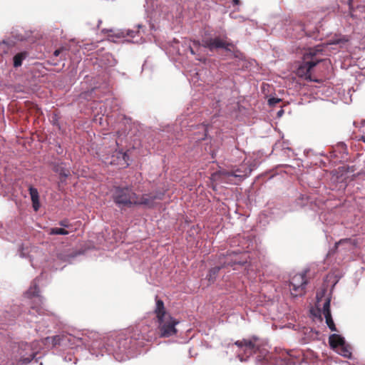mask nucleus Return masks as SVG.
I'll use <instances>...</instances> for the list:
<instances>
[{
    "label": "nucleus",
    "instance_id": "b1692460",
    "mask_svg": "<svg viewBox=\"0 0 365 365\" xmlns=\"http://www.w3.org/2000/svg\"><path fill=\"white\" fill-rule=\"evenodd\" d=\"M28 56L27 52L22 51L17 53L13 57V66L14 68H19L22 65L23 61Z\"/></svg>",
    "mask_w": 365,
    "mask_h": 365
},
{
    "label": "nucleus",
    "instance_id": "09e8293b",
    "mask_svg": "<svg viewBox=\"0 0 365 365\" xmlns=\"http://www.w3.org/2000/svg\"><path fill=\"white\" fill-rule=\"evenodd\" d=\"M320 155H324L323 153H319Z\"/></svg>",
    "mask_w": 365,
    "mask_h": 365
},
{
    "label": "nucleus",
    "instance_id": "79ce46f5",
    "mask_svg": "<svg viewBox=\"0 0 365 365\" xmlns=\"http://www.w3.org/2000/svg\"><path fill=\"white\" fill-rule=\"evenodd\" d=\"M284 365H295V362L293 360L289 359L288 361L284 364Z\"/></svg>",
    "mask_w": 365,
    "mask_h": 365
},
{
    "label": "nucleus",
    "instance_id": "9b49d317",
    "mask_svg": "<svg viewBox=\"0 0 365 365\" xmlns=\"http://www.w3.org/2000/svg\"><path fill=\"white\" fill-rule=\"evenodd\" d=\"M308 208L314 211L316 210L317 204L308 196L300 194L299 196L296 199L294 205L289 210H280L278 207H274L271 208V214L274 215L276 219L282 218L286 212L294 211L300 208Z\"/></svg>",
    "mask_w": 365,
    "mask_h": 365
},
{
    "label": "nucleus",
    "instance_id": "a211bd4d",
    "mask_svg": "<svg viewBox=\"0 0 365 365\" xmlns=\"http://www.w3.org/2000/svg\"><path fill=\"white\" fill-rule=\"evenodd\" d=\"M154 312L156 315L158 320H161L170 315L165 310L163 301L158 298V296L155 297V307L154 309Z\"/></svg>",
    "mask_w": 365,
    "mask_h": 365
},
{
    "label": "nucleus",
    "instance_id": "aec40b11",
    "mask_svg": "<svg viewBox=\"0 0 365 365\" xmlns=\"http://www.w3.org/2000/svg\"><path fill=\"white\" fill-rule=\"evenodd\" d=\"M29 191L32 202L33 209L34 210V211H38L40 208L38 191L36 187L33 186H30L29 187Z\"/></svg>",
    "mask_w": 365,
    "mask_h": 365
},
{
    "label": "nucleus",
    "instance_id": "6ab92c4d",
    "mask_svg": "<svg viewBox=\"0 0 365 365\" xmlns=\"http://www.w3.org/2000/svg\"><path fill=\"white\" fill-rule=\"evenodd\" d=\"M53 170L58 174L61 178H63L61 181L65 180L71 175L69 169L63 163H54Z\"/></svg>",
    "mask_w": 365,
    "mask_h": 365
},
{
    "label": "nucleus",
    "instance_id": "f257e3e1",
    "mask_svg": "<svg viewBox=\"0 0 365 365\" xmlns=\"http://www.w3.org/2000/svg\"><path fill=\"white\" fill-rule=\"evenodd\" d=\"M90 338V343L86 344L91 354L96 356L105 354L112 355L118 361H123L137 356L140 349L146 346L150 341L144 336L134 334L129 336L125 334H112L101 338L94 334Z\"/></svg>",
    "mask_w": 365,
    "mask_h": 365
},
{
    "label": "nucleus",
    "instance_id": "412c9836",
    "mask_svg": "<svg viewBox=\"0 0 365 365\" xmlns=\"http://www.w3.org/2000/svg\"><path fill=\"white\" fill-rule=\"evenodd\" d=\"M247 263L246 259H238V255L234 252L233 256L230 255L227 258V261L224 262V267L227 266L235 267V265H244Z\"/></svg>",
    "mask_w": 365,
    "mask_h": 365
},
{
    "label": "nucleus",
    "instance_id": "dca6fc26",
    "mask_svg": "<svg viewBox=\"0 0 365 365\" xmlns=\"http://www.w3.org/2000/svg\"><path fill=\"white\" fill-rule=\"evenodd\" d=\"M136 27L138 29V31L125 29L121 31V34L123 37L129 38L127 39L128 41L133 43H140L142 42V36H140L141 31L140 29H142L144 26L142 24H138Z\"/></svg>",
    "mask_w": 365,
    "mask_h": 365
},
{
    "label": "nucleus",
    "instance_id": "37998d69",
    "mask_svg": "<svg viewBox=\"0 0 365 365\" xmlns=\"http://www.w3.org/2000/svg\"><path fill=\"white\" fill-rule=\"evenodd\" d=\"M110 57L113 58L112 56H110ZM116 64V61L114 58H112V62L110 63V66H113Z\"/></svg>",
    "mask_w": 365,
    "mask_h": 365
},
{
    "label": "nucleus",
    "instance_id": "c85d7f7f",
    "mask_svg": "<svg viewBox=\"0 0 365 365\" xmlns=\"http://www.w3.org/2000/svg\"><path fill=\"white\" fill-rule=\"evenodd\" d=\"M37 355L36 352H32L29 356H26L22 355L20 359V361L22 364L26 365L29 364L31 361L36 359Z\"/></svg>",
    "mask_w": 365,
    "mask_h": 365
},
{
    "label": "nucleus",
    "instance_id": "58836bf2",
    "mask_svg": "<svg viewBox=\"0 0 365 365\" xmlns=\"http://www.w3.org/2000/svg\"><path fill=\"white\" fill-rule=\"evenodd\" d=\"M63 50H64L63 48H61L55 50L53 52V56L56 57L60 55V53L62 52V51H63Z\"/></svg>",
    "mask_w": 365,
    "mask_h": 365
},
{
    "label": "nucleus",
    "instance_id": "423d86ee",
    "mask_svg": "<svg viewBox=\"0 0 365 365\" xmlns=\"http://www.w3.org/2000/svg\"><path fill=\"white\" fill-rule=\"evenodd\" d=\"M91 337L77 338L72 334L66 332H61L53 336H47L43 339V342L46 345H51V349L61 352L71 349L74 346H78L80 343L83 344L86 349V344L90 343Z\"/></svg>",
    "mask_w": 365,
    "mask_h": 365
},
{
    "label": "nucleus",
    "instance_id": "c03bdc74",
    "mask_svg": "<svg viewBox=\"0 0 365 365\" xmlns=\"http://www.w3.org/2000/svg\"><path fill=\"white\" fill-rule=\"evenodd\" d=\"M232 3L234 5L237 6V5H240V0H232Z\"/></svg>",
    "mask_w": 365,
    "mask_h": 365
},
{
    "label": "nucleus",
    "instance_id": "f3484780",
    "mask_svg": "<svg viewBox=\"0 0 365 365\" xmlns=\"http://www.w3.org/2000/svg\"><path fill=\"white\" fill-rule=\"evenodd\" d=\"M134 205V206H144L149 209H152L155 207V200L150 193L143 194L140 197H138V199H135Z\"/></svg>",
    "mask_w": 365,
    "mask_h": 365
},
{
    "label": "nucleus",
    "instance_id": "c9c22d12",
    "mask_svg": "<svg viewBox=\"0 0 365 365\" xmlns=\"http://www.w3.org/2000/svg\"><path fill=\"white\" fill-rule=\"evenodd\" d=\"M58 225L63 228H68L70 227V224L68 222V220L67 219H63L58 222Z\"/></svg>",
    "mask_w": 365,
    "mask_h": 365
},
{
    "label": "nucleus",
    "instance_id": "cd10ccee",
    "mask_svg": "<svg viewBox=\"0 0 365 365\" xmlns=\"http://www.w3.org/2000/svg\"><path fill=\"white\" fill-rule=\"evenodd\" d=\"M255 63L256 61L255 60H247L246 57H245V60H242L240 63H238L237 66H241L242 69H249L254 66Z\"/></svg>",
    "mask_w": 365,
    "mask_h": 365
},
{
    "label": "nucleus",
    "instance_id": "20e7f679",
    "mask_svg": "<svg viewBox=\"0 0 365 365\" xmlns=\"http://www.w3.org/2000/svg\"><path fill=\"white\" fill-rule=\"evenodd\" d=\"M237 348V357L240 361H246L251 356H255L257 362L267 361L269 351L262 345L258 337L253 336L251 339L237 340L234 344H229L227 349L234 351Z\"/></svg>",
    "mask_w": 365,
    "mask_h": 365
},
{
    "label": "nucleus",
    "instance_id": "ddd939ff",
    "mask_svg": "<svg viewBox=\"0 0 365 365\" xmlns=\"http://www.w3.org/2000/svg\"><path fill=\"white\" fill-rule=\"evenodd\" d=\"M158 331L160 337H170L177 334L176 325L178 324L179 321L173 318L170 314L166 317L158 320Z\"/></svg>",
    "mask_w": 365,
    "mask_h": 365
},
{
    "label": "nucleus",
    "instance_id": "e433bc0d",
    "mask_svg": "<svg viewBox=\"0 0 365 365\" xmlns=\"http://www.w3.org/2000/svg\"><path fill=\"white\" fill-rule=\"evenodd\" d=\"M338 148L341 149L344 153H347V148L344 143H339L337 145Z\"/></svg>",
    "mask_w": 365,
    "mask_h": 365
},
{
    "label": "nucleus",
    "instance_id": "4be33fe9",
    "mask_svg": "<svg viewBox=\"0 0 365 365\" xmlns=\"http://www.w3.org/2000/svg\"><path fill=\"white\" fill-rule=\"evenodd\" d=\"M247 263L246 259H238V255L234 252L233 256L230 255L227 258V261L224 262V267L227 266L235 267V265H244Z\"/></svg>",
    "mask_w": 365,
    "mask_h": 365
},
{
    "label": "nucleus",
    "instance_id": "72a5a7b5",
    "mask_svg": "<svg viewBox=\"0 0 365 365\" xmlns=\"http://www.w3.org/2000/svg\"><path fill=\"white\" fill-rule=\"evenodd\" d=\"M0 44H4L6 46V48H9L14 46L15 41L11 38L4 39L2 41H0Z\"/></svg>",
    "mask_w": 365,
    "mask_h": 365
},
{
    "label": "nucleus",
    "instance_id": "9d476101",
    "mask_svg": "<svg viewBox=\"0 0 365 365\" xmlns=\"http://www.w3.org/2000/svg\"><path fill=\"white\" fill-rule=\"evenodd\" d=\"M114 144L115 147L108 151L103 156L105 163L112 165H120L123 168L128 167L130 159L127 152H124L122 149L119 148L120 144L116 138L114 140Z\"/></svg>",
    "mask_w": 365,
    "mask_h": 365
},
{
    "label": "nucleus",
    "instance_id": "7ed1b4c3",
    "mask_svg": "<svg viewBox=\"0 0 365 365\" xmlns=\"http://www.w3.org/2000/svg\"><path fill=\"white\" fill-rule=\"evenodd\" d=\"M349 41V37L346 35L336 34L327 45L320 43L308 48L303 54L302 62L297 68L299 76L305 78H309L312 70L319 63L324 60L326 48L328 45H339L342 47Z\"/></svg>",
    "mask_w": 365,
    "mask_h": 365
},
{
    "label": "nucleus",
    "instance_id": "39448f33",
    "mask_svg": "<svg viewBox=\"0 0 365 365\" xmlns=\"http://www.w3.org/2000/svg\"><path fill=\"white\" fill-rule=\"evenodd\" d=\"M202 45L212 53L220 50L226 51L228 58H235L238 63L245 60V54L237 48L233 41L228 38L225 29L220 32H215L213 34H205L202 37Z\"/></svg>",
    "mask_w": 365,
    "mask_h": 365
},
{
    "label": "nucleus",
    "instance_id": "49530a36",
    "mask_svg": "<svg viewBox=\"0 0 365 365\" xmlns=\"http://www.w3.org/2000/svg\"><path fill=\"white\" fill-rule=\"evenodd\" d=\"M345 241H347V239H344V240H339V242L336 243V246H337L338 245H339L340 243L343 242H345Z\"/></svg>",
    "mask_w": 365,
    "mask_h": 365
},
{
    "label": "nucleus",
    "instance_id": "473e14b6",
    "mask_svg": "<svg viewBox=\"0 0 365 365\" xmlns=\"http://www.w3.org/2000/svg\"><path fill=\"white\" fill-rule=\"evenodd\" d=\"M150 194L151 196H153V198L155 201L156 200H161L164 197L165 192L161 190H155L154 192H151Z\"/></svg>",
    "mask_w": 365,
    "mask_h": 365
},
{
    "label": "nucleus",
    "instance_id": "de8ad7c7",
    "mask_svg": "<svg viewBox=\"0 0 365 365\" xmlns=\"http://www.w3.org/2000/svg\"><path fill=\"white\" fill-rule=\"evenodd\" d=\"M17 40L22 41L23 38H18Z\"/></svg>",
    "mask_w": 365,
    "mask_h": 365
},
{
    "label": "nucleus",
    "instance_id": "bb28decb",
    "mask_svg": "<svg viewBox=\"0 0 365 365\" xmlns=\"http://www.w3.org/2000/svg\"><path fill=\"white\" fill-rule=\"evenodd\" d=\"M48 234L51 235H67L68 232L63 227H51L48 230Z\"/></svg>",
    "mask_w": 365,
    "mask_h": 365
},
{
    "label": "nucleus",
    "instance_id": "c756f323",
    "mask_svg": "<svg viewBox=\"0 0 365 365\" xmlns=\"http://www.w3.org/2000/svg\"><path fill=\"white\" fill-rule=\"evenodd\" d=\"M340 172L341 174H348V173H354L355 172L356 167L355 165H343L339 168Z\"/></svg>",
    "mask_w": 365,
    "mask_h": 365
},
{
    "label": "nucleus",
    "instance_id": "a19ab883",
    "mask_svg": "<svg viewBox=\"0 0 365 365\" xmlns=\"http://www.w3.org/2000/svg\"><path fill=\"white\" fill-rule=\"evenodd\" d=\"M19 256H20L21 257H23V258H24V257H26V254H25V252H24V248H21V249L19 250Z\"/></svg>",
    "mask_w": 365,
    "mask_h": 365
},
{
    "label": "nucleus",
    "instance_id": "2f4dec72",
    "mask_svg": "<svg viewBox=\"0 0 365 365\" xmlns=\"http://www.w3.org/2000/svg\"><path fill=\"white\" fill-rule=\"evenodd\" d=\"M324 317L326 319V324H327L329 329L332 331H336V326H335V324L334 322L331 315L326 316Z\"/></svg>",
    "mask_w": 365,
    "mask_h": 365
},
{
    "label": "nucleus",
    "instance_id": "ea45409f",
    "mask_svg": "<svg viewBox=\"0 0 365 365\" xmlns=\"http://www.w3.org/2000/svg\"><path fill=\"white\" fill-rule=\"evenodd\" d=\"M284 111L282 108H281L280 110H279L277 113V118H281L283 114H284Z\"/></svg>",
    "mask_w": 365,
    "mask_h": 365
},
{
    "label": "nucleus",
    "instance_id": "7c9ffc66",
    "mask_svg": "<svg viewBox=\"0 0 365 365\" xmlns=\"http://www.w3.org/2000/svg\"><path fill=\"white\" fill-rule=\"evenodd\" d=\"M330 303H331V299L327 298L326 299L324 304H323V314L324 317L331 315V310H330Z\"/></svg>",
    "mask_w": 365,
    "mask_h": 365
},
{
    "label": "nucleus",
    "instance_id": "5701e85b",
    "mask_svg": "<svg viewBox=\"0 0 365 365\" xmlns=\"http://www.w3.org/2000/svg\"><path fill=\"white\" fill-rule=\"evenodd\" d=\"M224 268L223 264L221 266H215L209 269L208 273L206 276V279L209 282V284H213L221 269Z\"/></svg>",
    "mask_w": 365,
    "mask_h": 365
},
{
    "label": "nucleus",
    "instance_id": "f03ea898",
    "mask_svg": "<svg viewBox=\"0 0 365 365\" xmlns=\"http://www.w3.org/2000/svg\"><path fill=\"white\" fill-rule=\"evenodd\" d=\"M39 278H36L29 289L24 293V297L31 299V307L26 319L30 322L38 324L35 329L38 331L41 326L48 328L58 324L57 317L48 311L43 304V298L39 294L38 283Z\"/></svg>",
    "mask_w": 365,
    "mask_h": 365
},
{
    "label": "nucleus",
    "instance_id": "8fccbe9b",
    "mask_svg": "<svg viewBox=\"0 0 365 365\" xmlns=\"http://www.w3.org/2000/svg\"><path fill=\"white\" fill-rule=\"evenodd\" d=\"M40 365H43V363H41Z\"/></svg>",
    "mask_w": 365,
    "mask_h": 365
},
{
    "label": "nucleus",
    "instance_id": "2eb2a0df",
    "mask_svg": "<svg viewBox=\"0 0 365 365\" xmlns=\"http://www.w3.org/2000/svg\"><path fill=\"white\" fill-rule=\"evenodd\" d=\"M252 173V168L247 164H242L237 168L230 170L224 171L222 175L225 177H234L242 181Z\"/></svg>",
    "mask_w": 365,
    "mask_h": 365
},
{
    "label": "nucleus",
    "instance_id": "1a4fd4ad",
    "mask_svg": "<svg viewBox=\"0 0 365 365\" xmlns=\"http://www.w3.org/2000/svg\"><path fill=\"white\" fill-rule=\"evenodd\" d=\"M287 30V35L292 38L302 39L307 38L316 41L322 39L317 28L308 29L299 21H292Z\"/></svg>",
    "mask_w": 365,
    "mask_h": 365
},
{
    "label": "nucleus",
    "instance_id": "4468645a",
    "mask_svg": "<svg viewBox=\"0 0 365 365\" xmlns=\"http://www.w3.org/2000/svg\"><path fill=\"white\" fill-rule=\"evenodd\" d=\"M305 274H297L289 280L291 294L294 297L302 295L307 285Z\"/></svg>",
    "mask_w": 365,
    "mask_h": 365
},
{
    "label": "nucleus",
    "instance_id": "6e6552de",
    "mask_svg": "<svg viewBox=\"0 0 365 365\" xmlns=\"http://www.w3.org/2000/svg\"><path fill=\"white\" fill-rule=\"evenodd\" d=\"M202 48H205L202 45V40L201 42L199 41H193L192 44L190 42L186 41H183L180 43L175 38L170 42V51L178 55H184L187 51H190L192 55L195 56L196 60L205 63L207 58L201 54ZM206 49L207 48H206Z\"/></svg>",
    "mask_w": 365,
    "mask_h": 365
},
{
    "label": "nucleus",
    "instance_id": "a878e982",
    "mask_svg": "<svg viewBox=\"0 0 365 365\" xmlns=\"http://www.w3.org/2000/svg\"><path fill=\"white\" fill-rule=\"evenodd\" d=\"M97 91V88H92L91 90L81 93V98L86 99L87 101H90L96 96Z\"/></svg>",
    "mask_w": 365,
    "mask_h": 365
},
{
    "label": "nucleus",
    "instance_id": "a18cd8bd",
    "mask_svg": "<svg viewBox=\"0 0 365 365\" xmlns=\"http://www.w3.org/2000/svg\"><path fill=\"white\" fill-rule=\"evenodd\" d=\"M64 359L66 361H71V356H65Z\"/></svg>",
    "mask_w": 365,
    "mask_h": 365
},
{
    "label": "nucleus",
    "instance_id": "393cba45",
    "mask_svg": "<svg viewBox=\"0 0 365 365\" xmlns=\"http://www.w3.org/2000/svg\"><path fill=\"white\" fill-rule=\"evenodd\" d=\"M197 129L199 130V134H195V136L193 137V140L195 141H201L204 140L207 137V128L204 125H198Z\"/></svg>",
    "mask_w": 365,
    "mask_h": 365
},
{
    "label": "nucleus",
    "instance_id": "4c0bfd02",
    "mask_svg": "<svg viewBox=\"0 0 365 365\" xmlns=\"http://www.w3.org/2000/svg\"><path fill=\"white\" fill-rule=\"evenodd\" d=\"M19 346L21 349H24L25 350L30 349V345L27 343H24V342H21V344H19Z\"/></svg>",
    "mask_w": 365,
    "mask_h": 365
},
{
    "label": "nucleus",
    "instance_id": "0eeeda50",
    "mask_svg": "<svg viewBox=\"0 0 365 365\" xmlns=\"http://www.w3.org/2000/svg\"><path fill=\"white\" fill-rule=\"evenodd\" d=\"M111 197L115 205L122 210L134 206L138 195L130 185H114L111 190Z\"/></svg>",
    "mask_w": 365,
    "mask_h": 365
},
{
    "label": "nucleus",
    "instance_id": "f8f14e48",
    "mask_svg": "<svg viewBox=\"0 0 365 365\" xmlns=\"http://www.w3.org/2000/svg\"><path fill=\"white\" fill-rule=\"evenodd\" d=\"M329 344L332 349L337 354L351 359L352 356V347L350 344H347L344 337L340 334H332L329 337Z\"/></svg>",
    "mask_w": 365,
    "mask_h": 365
},
{
    "label": "nucleus",
    "instance_id": "f704fd0d",
    "mask_svg": "<svg viewBox=\"0 0 365 365\" xmlns=\"http://www.w3.org/2000/svg\"><path fill=\"white\" fill-rule=\"evenodd\" d=\"M282 100L277 97H270L268 99V105L269 106H274L278 103H279Z\"/></svg>",
    "mask_w": 365,
    "mask_h": 365
}]
</instances>
